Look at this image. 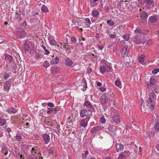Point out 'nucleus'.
Returning a JSON list of instances; mask_svg holds the SVG:
<instances>
[{
	"instance_id": "nucleus-1",
	"label": "nucleus",
	"mask_w": 159,
	"mask_h": 159,
	"mask_svg": "<svg viewBox=\"0 0 159 159\" xmlns=\"http://www.w3.org/2000/svg\"><path fill=\"white\" fill-rule=\"evenodd\" d=\"M141 105L145 112H149V110L152 111L154 109L155 102L154 100H142Z\"/></svg>"
},
{
	"instance_id": "nucleus-2",
	"label": "nucleus",
	"mask_w": 159,
	"mask_h": 159,
	"mask_svg": "<svg viewBox=\"0 0 159 159\" xmlns=\"http://www.w3.org/2000/svg\"><path fill=\"white\" fill-rule=\"evenodd\" d=\"M92 111L91 110L83 109L81 110L80 116L82 117L84 116H89L92 115Z\"/></svg>"
},
{
	"instance_id": "nucleus-3",
	"label": "nucleus",
	"mask_w": 159,
	"mask_h": 159,
	"mask_svg": "<svg viewBox=\"0 0 159 159\" xmlns=\"http://www.w3.org/2000/svg\"><path fill=\"white\" fill-rule=\"evenodd\" d=\"M13 81V80L11 79L4 83V85L3 87L4 91H9L11 87V83Z\"/></svg>"
},
{
	"instance_id": "nucleus-4",
	"label": "nucleus",
	"mask_w": 159,
	"mask_h": 159,
	"mask_svg": "<svg viewBox=\"0 0 159 159\" xmlns=\"http://www.w3.org/2000/svg\"><path fill=\"white\" fill-rule=\"evenodd\" d=\"M111 121L112 122V123L116 125L118 124L120 121V118L119 116L118 115H115L113 117Z\"/></svg>"
},
{
	"instance_id": "nucleus-5",
	"label": "nucleus",
	"mask_w": 159,
	"mask_h": 159,
	"mask_svg": "<svg viewBox=\"0 0 159 159\" xmlns=\"http://www.w3.org/2000/svg\"><path fill=\"white\" fill-rule=\"evenodd\" d=\"M104 127L101 125H98L94 127L90 131L91 134H93L97 131L102 130Z\"/></svg>"
},
{
	"instance_id": "nucleus-6",
	"label": "nucleus",
	"mask_w": 159,
	"mask_h": 159,
	"mask_svg": "<svg viewBox=\"0 0 159 159\" xmlns=\"http://www.w3.org/2000/svg\"><path fill=\"white\" fill-rule=\"evenodd\" d=\"M90 118V117L89 116L84 119H83L80 121V125L84 128L86 127L87 125L88 122Z\"/></svg>"
},
{
	"instance_id": "nucleus-7",
	"label": "nucleus",
	"mask_w": 159,
	"mask_h": 159,
	"mask_svg": "<svg viewBox=\"0 0 159 159\" xmlns=\"http://www.w3.org/2000/svg\"><path fill=\"white\" fill-rule=\"evenodd\" d=\"M43 140L46 144H48L49 142L50 139V137L46 134H43L42 135Z\"/></svg>"
},
{
	"instance_id": "nucleus-8",
	"label": "nucleus",
	"mask_w": 159,
	"mask_h": 159,
	"mask_svg": "<svg viewBox=\"0 0 159 159\" xmlns=\"http://www.w3.org/2000/svg\"><path fill=\"white\" fill-rule=\"evenodd\" d=\"M116 150L118 152H121L123 151V146L121 143L117 144L116 145Z\"/></svg>"
},
{
	"instance_id": "nucleus-9",
	"label": "nucleus",
	"mask_w": 159,
	"mask_h": 159,
	"mask_svg": "<svg viewBox=\"0 0 159 159\" xmlns=\"http://www.w3.org/2000/svg\"><path fill=\"white\" fill-rule=\"evenodd\" d=\"M52 60L50 61L51 64H57L59 61V59L57 57H55L54 56H52Z\"/></svg>"
},
{
	"instance_id": "nucleus-10",
	"label": "nucleus",
	"mask_w": 159,
	"mask_h": 159,
	"mask_svg": "<svg viewBox=\"0 0 159 159\" xmlns=\"http://www.w3.org/2000/svg\"><path fill=\"white\" fill-rule=\"evenodd\" d=\"M121 53L123 54L124 57H126L128 56L129 51L127 50V48L125 47L121 49Z\"/></svg>"
},
{
	"instance_id": "nucleus-11",
	"label": "nucleus",
	"mask_w": 159,
	"mask_h": 159,
	"mask_svg": "<svg viewBox=\"0 0 159 159\" xmlns=\"http://www.w3.org/2000/svg\"><path fill=\"white\" fill-rule=\"evenodd\" d=\"M7 111L10 114H14L17 111V110L13 107H8L7 109Z\"/></svg>"
},
{
	"instance_id": "nucleus-12",
	"label": "nucleus",
	"mask_w": 159,
	"mask_h": 159,
	"mask_svg": "<svg viewBox=\"0 0 159 159\" xmlns=\"http://www.w3.org/2000/svg\"><path fill=\"white\" fill-rule=\"evenodd\" d=\"M144 2L146 4L148 5H153L154 1L153 0H144Z\"/></svg>"
},
{
	"instance_id": "nucleus-13",
	"label": "nucleus",
	"mask_w": 159,
	"mask_h": 159,
	"mask_svg": "<svg viewBox=\"0 0 159 159\" xmlns=\"http://www.w3.org/2000/svg\"><path fill=\"white\" fill-rule=\"evenodd\" d=\"M37 150L35 149L34 148H32V150L31 151V154L29 157V159H32V157L35 155V154L37 153Z\"/></svg>"
},
{
	"instance_id": "nucleus-14",
	"label": "nucleus",
	"mask_w": 159,
	"mask_h": 159,
	"mask_svg": "<svg viewBox=\"0 0 159 159\" xmlns=\"http://www.w3.org/2000/svg\"><path fill=\"white\" fill-rule=\"evenodd\" d=\"M148 13L146 12H143L140 15V18L142 19H145L148 17Z\"/></svg>"
},
{
	"instance_id": "nucleus-15",
	"label": "nucleus",
	"mask_w": 159,
	"mask_h": 159,
	"mask_svg": "<svg viewBox=\"0 0 159 159\" xmlns=\"http://www.w3.org/2000/svg\"><path fill=\"white\" fill-rule=\"evenodd\" d=\"M154 135V132L153 131L148 132L146 134L145 136L146 137H149L150 138L153 137Z\"/></svg>"
},
{
	"instance_id": "nucleus-16",
	"label": "nucleus",
	"mask_w": 159,
	"mask_h": 159,
	"mask_svg": "<svg viewBox=\"0 0 159 159\" xmlns=\"http://www.w3.org/2000/svg\"><path fill=\"white\" fill-rule=\"evenodd\" d=\"M108 129L111 131L114 132L116 130V127L113 125H109L108 127Z\"/></svg>"
},
{
	"instance_id": "nucleus-17",
	"label": "nucleus",
	"mask_w": 159,
	"mask_h": 159,
	"mask_svg": "<svg viewBox=\"0 0 159 159\" xmlns=\"http://www.w3.org/2000/svg\"><path fill=\"white\" fill-rule=\"evenodd\" d=\"M149 20L151 23H154L157 21V18L156 16H152L149 18Z\"/></svg>"
},
{
	"instance_id": "nucleus-18",
	"label": "nucleus",
	"mask_w": 159,
	"mask_h": 159,
	"mask_svg": "<svg viewBox=\"0 0 159 159\" xmlns=\"http://www.w3.org/2000/svg\"><path fill=\"white\" fill-rule=\"evenodd\" d=\"M22 137L20 134H17L14 137V139L15 141H21L22 140Z\"/></svg>"
},
{
	"instance_id": "nucleus-19",
	"label": "nucleus",
	"mask_w": 159,
	"mask_h": 159,
	"mask_svg": "<svg viewBox=\"0 0 159 159\" xmlns=\"http://www.w3.org/2000/svg\"><path fill=\"white\" fill-rule=\"evenodd\" d=\"M32 159H43V157H41V154L39 153L32 157Z\"/></svg>"
},
{
	"instance_id": "nucleus-20",
	"label": "nucleus",
	"mask_w": 159,
	"mask_h": 159,
	"mask_svg": "<svg viewBox=\"0 0 159 159\" xmlns=\"http://www.w3.org/2000/svg\"><path fill=\"white\" fill-rule=\"evenodd\" d=\"M5 59L7 61L11 62L13 59L12 57L10 55H7L6 56Z\"/></svg>"
},
{
	"instance_id": "nucleus-21",
	"label": "nucleus",
	"mask_w": 159,
	"mask_h": 159,
	"mask_svg": "<svg viewBox=\"0 0 159 159\" xmlns=\"http://www.w3.org/2000/svg\"><path fill=\"white\" fill-rule=\"evenodd\" d=\"M66 64L67 66H70L73 64V62L71 60L67 59L66 61Z\"/></svg>"
},
{
	"instance_id": "nucleus-22",
	"label": "nucleus",
	"mask_w": 159,
	"mask_h": 159,
	"mask_svg": "<svg viewBox=\"0 0 159 159\" xmlns=\"http://www.w3.org/2000/svg\"><path fill=\"white\" fill-rule=\"evenodd\" d=\"M41 10L43 12H47L48 11V7L45 5H43L41 8Z\"/></svg>"
},
{
	"instance_id": "nucleus-23",
	"label": "nucleus",
	"mask_w": 159,
	"mask_h": 159,
	"mask_svg": "<svg viewBox=\"0 0 159 159\" xmlns=\"http://www.w3.org/2000/svg\"><path fill=\"white\" fill-rule=\"evenodd\" d=\"M84 105H85L87 107L89 108H92V106L91 105V103L88 101L86 100L85 103H84Z\"/></svg>"
},
{
	"instance_id": "nucleus-24",
	"label": "nucleus",
	"mask_w": 159,
	"mask_h": 159,
	"mask_svg": "<svg viewBox=\"0 0 159 159\" xmlns=\"http://www.w3.org/2000/svg\"><path fill=\"white\" fill-rule=\"evenodd\" d=\"M156 98V95L153 93H150L149 94V99H155Z\"/></svg>"
},
{
	"instance_id": "nucleus-25",
	"label": "nucleus",
	"mask_w": 159,
	"mask_h": 159,
	"mask_svg": "<svg viewBox=\"0 0 159 159\" xmlns=\"http://www.w3.org/2000/svg\"><path fill=\"white\" fill-rule=\"evenodd\" d=\"M115 84L119 88H121V83L120 81L119 80H117L115 82Z\"/></svg>"
},
{
	"instance_id": "nucleus-26",
	"label": "nucleus",
	"mask_w": 159,
	"mask_h": 159,
	"mask_svg": "<svg viewBox=\"0 0 159 159\" xmlns=\"http://www.w3.org/2000/svg\"><path fill=\"white\" fill-rule=\"evenodd\" d=\"M6 121L5 119L0 117V124L1 125H3L6 123Z\"/></svg>"
},
{
	"instance_id": "nucleus-27",
	"label": "nucleus",
	"mask_w": 159,
	"mask_h": 159,
	"mask_svg": "<svg viewBox=\"0 0 159 159\" xmlns=\"http://www.w3.org/2000/svg\"><path fill=\"white\" fill-rule=\"evenodd\" d=\"M41 47L45 50V54L46 55H48L50 53L49 52L47 49H46V48L43 45H41Z\"/></svg>"
},
{
	"instance_id": "nucleus-28",
	"label": "nucleus",
	"mask_w": 159,
	"mask_h": 159,
	"mask_svg": "<svg viewBox=\"0 0 159 159\" xmlns=\"http://www.w3.org/2000/svg\"><path fill=\"white\" fill-rule=\"evenodd\" d=\"M150 84L149 85L148 84V86L149 85L151 86V85H154V84L155 83V80L154 79H153V78H151L150 79Z\"/></svg>"
},
{
	"instance_id": "nucleus-29",
	"label": "nucleus",
	"mask_w": 159,
	"mask_h": 159,
	"mask_svg": "<svg viewBox=\"0 0 159 159\" xmlns=\"http://www.w3.org/2000/svg\"><path fill=\"white\" fill-rule=\"evenodd\" d=\"M122 37L125 41H128L129 38V34H125L123 35Z\"/></svg>"
},
{
	"instance_id": "nucleus-30",
	"label": "nucleus",
	"mask_w": 159,
	"mask_h": 159,
	"mask_svg": "<svg viewBox=\"0 0 159 159\" xmlns=\"http://www.w3.org/2000/svg\"><path fill=\"white\" fill-rule=\"evenodd\" d=\"M99 14L98 11L96 10H93L92 11V14L93 16L94 17L98 16Z\"/></svg>"
},
{
	"instance_id": "nucleus-31",
	"label": "nucleus",
	"mask_w": 159,
	"mask_h": 159,
	"mask_svg": "<svg viewBox=\"0 0 159 159\" xmlns=\"http://www.w3.org/2000/svg\"><path fill=\"white\" fill-rule=\"evenodd\" d=\"M47 110V113L48 114H51L53 112L54 109L52 108H49Z\"/></svg>"
},
{
	"instance_id": "nucleus-32",
	"label": "nucleus",
	"mask_w": 159,
	"mask_h": 159,
	"mask_svg": "<svg viewBox=\"0 0 159 159\" xmlns=\"http://www.w3.org/2000/svg\"><path fill=\"white\" fill-rule=\"evenodd\" d=\"M50 44L52 45L56 46L57 45V42L54 39H52L50 41Z\"/></svg>"
},
{
	"instance_id": "nucleus-33",
	"label": "nucleus",
	"mask_w": 159,
	"mask_h": 159,
	"mask_svg": "<svg viewBox=\"0 0 159 159\" xmlns=\"http://www.w3.org/2000/svg\"><path fill=\"white\" fill-rule=\"evenodd\" d=\"M88 151H86L84 153H82V157L83 159H85L87 157V155L88 154Z\"/></svg>"
},
{
	"instance_id": "nucleus-34",
	"label": "nucleus",
	"mask_w": 159,
	"mask_h": 159,
	"mask_svg": "<svg viewBox=\"0 0 159 159\" xmlns=\"http://www.w3.org/2000/svg\"><path fill=\"white\" fill-rule=\"evenodd\" d=\"M29 45L27 43H25L24 44V48L25 51H27L29 48Z\"/></svg>"
},
{
	"instance_id": "nucleus-35",
	"label": "nucleus",
	"mask_w": 159,
	"mask_h": 159,
	"mask_svg": "<svg viewBox=\"0 0 159 159\" xmlns=\"http://www.w3.org/2000/svg\"><path fill=\"white\" fill-rule=\"evenodd\" d=\"M107 23L110 26H113L114 25V23L111 20H108L107 21Z\"/></svg>"
},
{
	"instance_id": "nucleus-36",
	"label": "nucleus",
	"mask_w": 159,
	"mask_h": 159,
	"mask_svg": "<svg viewBox=\"0 0 159 159\" xmlns=\"http://www.w3.org/2000/svg\"><path fill=\"white\" fill-rule=\"evenodd\" d=\"M145 56L143 55H141V57H139V61L140 62H143L144 60Z\"/></svg>"
},
{
	"instance_id": "nucleus-37",
	"label": "nucleus",
	"mask_w": 159,
	"mask_h": 159,
	"mask_svg": "<svg viewBox=\"0 0 159 159\" xmlns=\"http://www.w3.org/2000/svg\"><path fill=\"white\" fill-rule=\"evenodd\" d=\"M106 70L107 71L111 72L112 70V69L111 67V66H107L106 67Z\"/></svg>"
},
{
	"instance_id": "nucleus-38",
	"label": "nucleus",
	"mask_w": 159,
	"mask_h": 159,
	"mask_svg": "<svg viewBox=\"0 0 159 159\" xmlns=\"http://www.w3.org/2000/svg\"><path fill=\"white\" fill-rule=\"evenodd\" d=\"M10 76V75L9 73H5L4 74L3 77L4 78L5 80H7L8 77Z\"/></svg>"
},
{
	"instance_id": "nucleus-39",
	"label": "nucleus",
	"mask_w": 159,
	"mask_h": 159,
	"mask_svg": "<svg viewBox=\"0 0 159 159\" xmlns=\"http://www.w3.org/2000/svg\"><path fill=\"white\" fill-rule=\"evenodd\" d=\"M72 23H73V25L76 27L78 28H79V26H78V22L75 20H72Z\"/></svg>"
},
{
	"instance_id": "nucleus-40",
	"label": "nucleus",
	"mask_w": 159,
	"mask_h": 159,
	"mask_svg": "<svg viewBox=\"0 0 159 159\" xmlns=\"http://www.w3.org/2000/svg\"><path fill=\"white\" fill-rule=\"evenodd\" d=\"M43 66L46 68L50 66V64L47 61H45L43 64Z\"/></svg>"
},
{
	"instance_id": "nucleus-41",
	"label": "nucleus",
	"mask_w": 159,
	"mask_h": 159,
	"mask_svg": "<svg viewBox=\"0 0 159 159\" xmlns=\"http://www.w3.org/2000/svg\"><path fill=\"white\" fill-rule=\"evenodd\" d=\"M106 70V67L102 66L100 67V71L104 73Z\"/></svg>"
},
{
	"instance_id": "nucleus-42",
	"label": "nucleus",
	"mask_w": 159,
	"mask_h": 159,
	"mask_svg": "<svg viewBox=\"0 0 159 159\" xmlns=\"http://www.w3.org/2000/svg\"><path fill=\"white\" fill-rule=\"evenodd\" d=\"M135 33L138 34H139L142 33V31H141L139 28H137L135 30Z\"/></svg>"
},
{
	"instance_id": "nucleus-43",
	"label": "nucleus",
	"mask_w": 159,
	"mask_h": 159,
	"mask_svg": "<svg viewBox=\"0 0 159 159\" xmlns=\"http://www.w3.org/2000/svg\"><path fill=\"white\" fill-rule=\"evenodd\" d=\"M126 156L125 155L123 154H121L118 157L119 159H126Z\"/></svg>"
},
{
	"instance_id": "nucleus-44",
	"label": "nucleus",
	"mask_w": 159,
	"mask_h": 159,
	"mask_svg": "<svg viewBox=\"0 0 159 159\" xmlns=\"http://www.w3.org/2000/svg\"><path fill=\"white\" fill-rule=\"evenodd\" d=\"M48 153L51 154H53L54 152V150L52 148H50L48 149Z\"/></svg>"
},
{
	"instance_id": "nucleus-45",
	"label": "nucleus",
	"mask_w": 159,
	"mask_h": 159,
	"mask_svg": "<svg viewBox=\"0 0 159 159\" xmlns=\"http://www.w3.org/2000/svg\"><path fill=\"white\" fill-rule=\"evenodd\" d=\"M159 71V69L157 68L155 69H154L152 70V72L153 74H156Z\"/></svg>"
},
{
	"instance_id": "nucleus-46",
	"label": "nucleus",
	"mask_w": 159,
	"mask_h": 159,
	"mask_svg": "<svg viewBox=\"0 0 159 159\" xmlns=\"http://www.w3.org/2000/svg\"><path fill=\"white\" fill-rule=\"evenodd\" d=\"M125 155H126V156L127 157H129L130 154L131 153L129 151H128L127 152H125H125L123 153Z\"/></svg>"
},
{
	"instance_id": "nucleus-47",
	"label": "nucleus",
	"mask_w": 159,
	"mask_h": 159,
	"mask_svg": "<svg viewBox=\"0 0 159 159\" xmlns=\"http://www.w3.org/2000/svg\"><path fill=\"white\" fill-rule=\"evenodd\" d=\"M68 47L69 46L68 43H64L63 46L64 48L66 49L67 50L69 49L68 48Z\"/></svg>"
},
{
	"instance_id": "nucleus-48",
	"label": "nucleus",
	"mask_w": 159,
	"mask_h": 159,
	"mask_svg": "<svg viewBox=\"0 0 159 159\" xmlns=\"http://www.w3.org/2000/svg\"><path fill=\"white\" fill-rule=\"evenodd\" d=\"M7 148L6 146H3L2 147V153L3 154H4V152L7 151Z\"/></svg>"
},
{
	"instance_id": "nucleus-49",
	"label": "nucleus",
	"mask_w": 159,
	"mask_h": 159,
	"mask_svg": "<svg viewBox=\"0 0 159 159\" xmlns=\"http://www.w3.org/2000/svg\"><path fill=\"white\" fill-rule=\"evenodd\" d=\"M154 128L156 130H159V124L158 123H156L154 125Z\"/></svg>"
},
{
	"instance_id": "nucleus-50",
	"label": "nucleus",
	"mask_w": 159,
	"mask_h": 159,
	"mask_svg": "<svg viewBox=\"0 0 159 159\" xmlns=\"http://www.w3.org/2000/svg\"><path fill=\"white\" fill-rule=\"evenodd\" d=\"M85 20L86 21V22L88 23L89 25L90 24L91 22L89 18H86L85 19Z\"/></svg>"
},
{
	"instance_id": "nucleus-51",
	"label": "nucleus",
	"mask_w": 159,
	"mask_h": 159,
	"mask_svg": "<svg viewBox=\"0 0 159 159\" xmlns=\"http://www.w3.org/2000/svg\"><path fill=\"white\" fill-rule=\"evenodd\" d=\"M107 99V97L105 95H102L100 98V99Z\"/></svg>"
},
{
	"instance_id": "nucleus-52",
	"label": "nucleus",
	"mask_w": 159,
	"mask_h": 159,
	"mask_svg": "<svg viewBox=\"0 0 159 159\" xmlns=\"http://www.w3.org/2000/svg\"><path fill=\"white\" fill-rule=\"evenodd\" d=\"M48 106L51 107H53L54 105L53 103L52 102H49L48 104Z\"/></svg>"
},
{
	"instance_id": "nucleus-53",
	"label": "nucleus",
	"mask_w": 159,
	"mask_h": 159,
	"mask_svg": "<svg viewBox=\"0 0 159 159\" xmlns=\"http://www.w3.org/2000/svg\"><path fill=\"white\" fill-rule=\"evenodd\" d=\"M100 121L101 123H104L105 122L106 120L105 119V118H101L100 119Z\"/></svg>"
},
{
	"instance_id": "nucleus-54",
	"label": "nucleus",
	"mask_w": 159,
	"mask_h": 159,
	"mask_svg": "<svg viewBox=\"0 0 159 159\" xmlns=\"http://www.w3.org/2000/svg\"><path fill=\"white\" fill-rule=\"evenodd\" d=\"M71 40L73 43H75L76 41V39L72 37L71 38Z\"/></svg>"
},
{
	"instance_id": "nucleus-55",
	"label": "nucleus",
	"mask_w": 159,
	"mask_h": 159,
	"mask_svg": "<svg viewBox=\"0 0 159 159\" xmlns=\"http://www.w3.org/2000/svg\"><path fill=\"white\" fill-rule=\"evenodd\" d=\"M62 43H61V46L60 47H59V46L58 45H57V47H58V49L59 50L61 51V50L62 49Z\"/></svg>"
},
{
	"instance_id": "nucleus-56",
	"label": "nucleus",
	"mask_w": 159,
	"mask_h": 159,
	"mask_svg": "<svg viewBox=\"0 0 159 159\" xmlns=\"http://www.w3.org/2000/svg\"><path fill=\"white\" fill-rule=\"evenodd\" d=\"M107 101H106V100H101V103L102 104H104L106 103L107 102Z\"/></svg>"
},
{
	"instance_id": "nucleus-57",
	"label": "nucleus",
	"mask_w": 159,
	"mask_h": 159,
	"mask_svg": "<svg viewBox=\"0 0 159 159\" xmlns=\"http://www.w3.org/2000/svg\"><path fill=\"white\" fill-rule=\"evenodd\" d=\"M100 90L102 92H104L106 90V88L103 87H102L100 88Z\"/></svg>"
},
{
	"instance_id": "nucleus-58",
	"label": "nucleus",
	"mask_w": 159,
	"mask_h": 159,
	"mask_svg": "<svg viewBox=\"0 0 159 159\" xmlns=\"http://www.w3.org/2000/svg\"><path fill=\"white\" fill-rule=\"evenodd\" d=\"M55 69L54 67H52L51 69V72L52 73H55V72L53 70Z\"/></svg>"
},
{
	"instance_id": "nucleus-59",
	"label": "nucleus",
	"mask_w": 159,
	"mask_h": 159,
	"mask_svg": "<svg viewBox=\"0 0 159 159\" xmlns=\"http://www.w3.org/2000/svg\"><path fill=\"white\" fill-rule=\"evenodd\" d=\"M82 82L84 84V85L87 86V83L84 79L83 80Z\"/></svg>"
},
{
	"instance_id": "nucleus-60",
	"label": "nucleus",
	"mask_w": 159,
	"mask_h": 159,
	"mask_svg": "<svg viewBox=\"0 0 159 159\" xmlns=\"http://www.w3.org/2000/svg\"><path fill=\"white\" fill-rule=\"evenodd\" d=\"M3 133L2 131L0 129V137H1L3 136Z\"/></svg>"
},
{
	"instance_id": "nucleus-61",
	"label": "nucleus",
	"mask_w": 159,
	"mask_h": 159,
	"mask_svg": "<svg viewBox=\"0 0 159 159\" xmlns=\"http://www.w3.org/2000/svg\"><path fill=\"white\" fill-rule=\"evenodd\" d=\"M6 131H7L9 133L11 131V130L10 128H8L7 129Z\"/></svg>"
},
{
	"instance_id": "nucleus-62",
	"label": "nucleus",
	"mask_w": 159,
	"mask_h": 159,
	"mask_svg": "<svg viewBox=\"0 0 159 159\" xmlns=\"http://www.w3.org/2000/svg\"><path fill=\"white\" fill-rule=\"evenodd\" d=\"M98 48L100 50H102L103 48V46L102 45H100L98 46Z\"/></svg>"
},
{
	"instance_id": "nucleus-63",
	"label": "nucleus",
	"mask_w": 159,
	"mask_h": 159,
	"mask_svg": "<svg viewBox=\"0 0 159 159\" xmlns=\"http://www.w3.org/2000/svg\"><path fill=\"white\" fill-rule=\"evenodd\" d=\"M116 37V36L114 34H111L110 35V37L111 38H114Z\"/></svg>"
},
{
	"instance_id": "nucleus-64",
	"label": "nucleus",
	"mask_w": 159,
	"mask_h": 159,
	"mask_svg": "<svg viewBox=\"0 0 159 159\" xmlns=\"http://www.w3.org/2000/svg\"><path fill=\"white\" fill-rule=\"evenodd\" d=\"M97 85L98 86L100 87L102 85V84L101 83L98 82L97 83Z\"/></svg>"
}]
</instances>
